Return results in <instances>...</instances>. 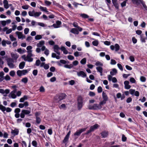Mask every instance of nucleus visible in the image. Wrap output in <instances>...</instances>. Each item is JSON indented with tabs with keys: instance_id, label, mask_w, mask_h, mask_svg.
<instances>
[{
	"instance_id": "45",
	"label": "nucleus",
	"mask_w": 147,
	"mask_h": 147,
	"mask_svg": "<svg viewBox=\"0 0 147 147\" xmlns=\"http://www.w3.org/2000/svg\"><path fill=\"white\" fill-rule=\"evenodd\" d=\"M93 45L94 46H97L98 44V40H95L92 42Z\"/></svg>"
},
{
	"instance_id": "52",
	"label": "nucleus",
	"mask_w": 147,
	"mask_h": 147,
	"mask_svg": "<svg viewBox=\"0 0 147 147\" xmlns=\"http://www.w3.org/2000/svg\"><path fill=\"white\" fill-rule=\"evenodd\" d=\"M29 6L28 5H25L22 6V8L24 9H28Z\"/></svg>"
},
{
	"instance_id": "23",
	"label": "nucleus",
	"mask_w": 147,
	"mask_h": 147,
	"mask_svg": "<svg viewBox=\"0 0 147 147\" xmlns=\"http://www.w3.org/2000/svg\"><path fill=\"white\" fill-rule=\"evenodd\" d=\"M11 57L15 60H16L19 57V55L17 53H11Z\"/></svg>"
},
{
	"instance_id": "11",
	"label": "nucleus",
	"mask_w": 147,
	"mask_h": 147,
	"mask_svg": "<svg viewBox=\"0 0 147 147\" xmlns=\"http://www.w3.org/2000/svg\"><path fill=\"white\" fill-rule=\"evenodd\" d=\"M16 90H14L12 91L9 95V97L13 99L16 98L17 97V95L16 94Z\"/></svg>"
},
{
	"instance_id": "53",
	"label": "nucleus",
	"mask_w": 147,
	"mask_h": 147,
	"mask_svg": "<svg viewBox=\"0 0 147 147\" xmlns=\"http://www.w3.org/2000/svg\"><path fill=\"white\" fill-rule=\"evenodd\" d=\"M117 63L116 61L115 60L111 59V60L110 64L112 65H114L116 64Z\"/></svg>"
},
{
	"instance_id": "54",
	"label": "nucleus",
	"mask_w": 147,
	"mask_h": 147,
	"mask_svg": "<svg viewBox=\"0 0 147 147\" xmlns=\"http://www.w3.org/2000/svg\"><path fill=\"white\" fill-rule=\"evenodd\" d=\"M113 3L115 7L117 9H119V6L117 3L115 2H114L113 1Z\"/></svg>"
},
{
	"instance_id": "36",
	"label": "nucleus",
	"mask_w": 147,
	"mask_h": 147,
	"mask_svg": "<svg viewBox=\"0 0 147 147\" xmlns=\"http://www.w3.org/2000/svg\"><path fill=\"white\" fill-rule=\"evenodd\" d=\"M134 3H136L137 4H139L141 1H142V0H131Z\"/></svg>"
},
{
	"instance_id": "14",
	"label": "nucleus",
	"mask_w": 147,
	"mask_h": 147,
	"mask_svg": "<svg viewBox=\"0 0 147 147\" xmlns=\"http://www.w3.org/2000/svg\"><path fill=\"white\" fill-rule=\"evenodd\" d=\"M54 51L56 52L58 55H60V52L59 51V50L61 49L57 45H55L53 47Z\"/></svg>"
},
{
	"instance_id": "47",
	"label": "nucleus",
	"mask_w": 147,
	"mask_h": 147,
	"mask_svg": "<svg viewBox=\"0 0 147 147\" xmlns=\"http://www.w3.org/2000/svg\"><path fill=\"white\" fill-rule=\"evenodd\" d=\"M140 81L142 82H144L146 80V78L144 76H141L140 78Z\"/></svg>"
},
{
	"instance_id": "15",
	"label": "nucleus",
	"mask_w": 147,
	"mask_h": 147,
	"mask_svg": "<svg viewBox=\"0 0 147 147\" xmlns=\"http://www.w3.org/2000/svg\"><path fill=\"white\" fill-rule=\"evenodd\" d=\"M87 129V127L82 128L79 130H77L74 134V136H79L80 134L83 132L85 131Z\"/></svg>"
},
{
	"instance_id": "29",
	"label": "nucleus",
	"mask_w": 147,
	"mask_h": 147,
	"mask_svg": "<svg viewBox=\"0 0 147 147\" xmlns=\"http://www.w3.org/2000/svg\"><path fill=\"white\" fill-rule=\"evenodd\" d=\"M101 134L103 138H105L107 137L108 136V133L107 131H105L102 132L101 133Z\"/></svg>"
},
{
	"instance_id": "46",
	"label": "nucleus",
	"mask_w": 147,
	"mask_h": 147,
	"mask_svg": "<svg viewBox=\"0 0 147 147\" xmlns=\"http://www.w3.org/2000/svg\"><path fill=\"white\" fill-rule=\"evenodd\" d=\"M64 67L66 68L71 69L73 67V66L72 64L65 65L64 66Z\"/></svg>"
},
{
	"instance_id": "2",
	"label": "nucleus",
	"mask_w": 147,
	"mask_h": 147,
	"mask_svg": "<svg viewBox=\"0 0 147 147\" xmlns=\"http://www.w3.org/2000/svg\"><path fill=\"white\" fill-rule=\"evenodd\" d=\"M28 54L27 56L26 55H24L22 56V57L26 61L29 62H31L33 61V59L31 57L33 56V55L32 53H31V51H28L27 53Z\"/></svg>"
},
{
	"instance_id": "13",
	"label": "nucleus",
	"mask_w": 147,
	"mask_h": 147,
	"mask_svg": "<svg viewBox=\"0 0 147 147\" xmlns=\"http://www.w3.org/2000/svg\"><path fill=\"white\" fill-rule=\"evenodd\" d=\"M15 33L18 36L19 39H24L25 38V36L23 35L21 32L17 31Z\"/></svg>"
},
{
	"instance_id": "64",
	"label": "nucleus",
	"mask_w": 147,
	"mask_h": 147,
	"mask_svg": "<svg viewBox=\"0 0 147 147\" xmlns=\"http://www.w3.org/2000/svg\"><path fill=\"white\" fill-rule=\"evenodd\" d=\"M68 59L71 60H73L74 58V56L71 55H69L67 56Z\"/></svg>"
},
{
	"instance_id": "38",
	"label": "nucleus",
	"mask_w": 147,
	"mask_h": 147,
	"mask_svg": "<svg viewBox=\"0 0 147 147\" xmlns=\"http://www.w3.org/2000/svg\"><path fill=\"white\" fill-rule=\"evenodd\" d=\"M86 59L84 58L82 59L80 61V63L82 65H84L86 63Z\"/></svg>"
},
{
	"instance_id": "3",
	"label": "nucleus",
	"mask_w": 147,
	"mask_h": 147,
	"mask_svg": "<svg viewBox=\"0 0 147 147\" xmlns=\"http://www.w3.org/2000/svg\"><path fill=\"white\" fill-rule=\"evenodd\" d=\"M28 13L30 16L36 18L39 17L41 14V12L40 11L35 12L34 10H33L32 11H29Z\"/></svg>"
},
{
	"instance_id": "39",
	"label": "nucleus",
	"mask_w": 147,
	"mask_h": 147,
	"mask_svg": "<svg viewBox=\"0 0 147 147\" xmlns=\"http://www.w3.org/2000/svg\"><path fill=\"white\" fill-rule=\"evenodd\" d=\"M36 123L38 124H40L41 121V119L39 117H36Z\"/></svg>"
},
{
	"instance_id": "6",
	"label": "nucleus",
	"mask_w": 147,
	"mask_h": 147,
	"mask_svg": "<svg viewBox=\"0 0 147 147\" xmlns=\"http://www.w3.org/2000/svg\"><path fill=\"white\" fill-rule=\"evenodd\" d=\"M30 71L29 69H24L22 70H18L17 71V75L19 76L25 75Z\"/></svg>"
},
{
	"instance_id": "4",
	"label": "nucleus",
	"mask_w": 147,
	"mask_h": 147,
	"mask_svg": "<svg viewBox=\"0 0 147 147\" xmlns=\"http://www.w3.org/2000/svg\"><path fill=\"white\" fill-rule=\"evenodd\" d=\"M7 61L8 66L10 68L16 67L15 65L13 64L14 61L13 59L9 58L7 59Z\"/></svg>"
},
{
	"instance_id": "21",
	"label": "nucleus",
	"mask_w": 147,
	"mask_h": 147,
	"mask_svg": "<svg viewBox=\"0 0 147 147\" xmlns=\"http://www.w3.org/2000/svg\"><path fill=\"white\" fill-rule=\"evenodd\" d=\"M117 98H121V100H122L125 98V96L123 94L122 95L120 93H117L116 94Z\"/></svg>"
},
{
	"instance_id": "10",
	"label": "nucleus",
	"mask_w": 147,
	"mask_h": 147,
	"mask_svg": "<svg viewBox=\"0 0 147 147\" xmlns=\"http://www.w3.org/2000/svg\"><path fill=\"white\" fill-rule=\"evenodd\" d=\"M110 48L111 50L113 51L115 50L116 51H117L119 50L120 47L117 44H116L115 45H111L110 46Z\"/></svg>"
},
{
	"instance_id": "31",
	"label": "nucleus",
	"mask_w": 147,
	"mask_h": 147,
	"mask_svg": "<svg viewBox=\"0 0 147 147\" xmlns=\"http://www.w3.org/2000/svg\"><path fill=\"white\" fill-rule=\"evenodd\" d=\"M102 97L103 100L107 101L108 100V97H107V95L104 92H102Z\"/></svg>"
},
{
	"instance_id": "28",
	"label": "nucleus",
	"mask_w": 147,
	"mask_h": 147,
	"mask_svg": "<svg viewBox=\"0 0 147 147\" xmlns=\"http://www.w3.org/2000/svg\"><path fill=\"white\" fill-rule=\"evenodd\" d=\"M61 50L63 52L64 54H67L68 53V51L66 49L65 47L63 46L61 47Z\"/></svg>"
},
{
	"instance_id": "12",
	"label": "nucleus",
	"mask_w": 147,
	"mask_h": 147,
	"mask_svg": "<svg viewBox=\"0 0 147 147\" xmlns=\"http://www.w3.org/2000/svg\"><path fill=\"white\" fill-rule=\"evenodd\" d=\"M129 92L132 95H134L136 96H139V92L138 91H135V90L130 89L129 90Z\"/></svg>"
},
{
	"instance_id": "32",
	"label": "nucleus",
	"mask_w": 147,
	"mask_h": 147,
	"mask_svg": "<svg viewBox=\"0 0 147 147\" xmlns=\"http://www.w3.org/2000/svg\"><path fill=\"white\" fill-rule=\"evenodd\" d=\"M25 65V63L24 62H22L19 65V68L20 69H23Z\"/></svg>"
},
{
	"instance_id": "49",
	"label": "nucleus",
	"mask_w": 147,
	"mask_h": 147,
	"mask_svg": "<svg viewBox=\"0 0 147 147\" xmlns=\"http://www.w3.org/2000/svg\"><path fill=\"white\" fill-rule=\"evenodd\" d=\"M15 74V72L14 70L11 71L10 72L9 75L12 77L14 76Z\"/></svg>"
},
{
	"instance_id": "43",
	"label": "nucleus",
	"mask_w": 147,
	"mask_h": 147,
	"mask_svg": "<svg viewBox=\"0 0 147 147\" xmlns=\"http://www.w3.org/2000/svg\"><path fill=\"white\" fill-rule=\"evenodd\" d=\"M32 47L31 46H29L27 47H26V49L27 50V53L28 51H31V53H32V50H31L32 49Z\"/></svg>"
},
{
	"instance_id": "42",
	"label": "nucleus",
	"mask_w": 147,
	"mask_h": 147,
	"mask_svg": "<svg viewBox=\"0 0 147 147\" xmlns=\"http://www.w3.org/2000/svg\"><path fill=\"white\" fill-rule=\"evenodd\" d=\"M40 9L42 11L48 12V11H47V8L46 7H44L42 6H40Z\"/></svg>"
},
{
	"instance_id": "51",
	"label": "nucleus",
	"mask_w": 147,
	"mask_h": 147,
	"mask_svg": "<svg viewBox=\"0 0 147 147\" xmlns=\"http://www.w3.org/2000/svg\"><path fill=\"white\" fill-rule=\"evenodd\" d=\"M28 79L26 77L23 78L22 80V82L25 83H27L28 82Z\"/></svg>"
},
{
	"instance_id": "57",
	"label": "nucleus",
	"mask_w": 147,
	"mask_h": 147,
	"mask_svg": "<svg viewBox=\"0 0 147 147\" xmlns=\"http://www.w3.org/2000/svg\"><path fill=\"white\" fill-rule=\"evenodd\" d=\"M32 144L35 147H37V143L36 141L34 140L32 141Z\"/></svg>"
},
{
	"instance_id": "24",
	"label": "nucleus",
	"mask_w": 147,
	"mask_h": 147,
	"mask_svg": "<svg viewBox=\"0 0 147 147\" xmlns=\"http://www.w3.org/2000/svg\"><path fill=\"white\" fill-rule=\"evenodd\" d=\"M78 31L76 28H73L71 30L70 32L74 34H78L79 33Z\"/></svg>"
},
{
	"instance_id": "9",
	"label": "nucleus",
	"mask_w": 147,
	"mask_h": 147,
	"mask_svg": "<svg viewBox=\"0 0 147 147\" xmlns=\"http://www.w3.org/2000/svg\"><path fill=\"white\" fill-rule=\"evenodd\" d=\"M99 127V125L98 124H95L90 127V129L87 131L86 134H88L91 132L93 131Z\"/></svg>"
},
{
	"instance_id": "17",
	"label": "nucleus",
	"mask_w": 147,
	"mask_h": 147,
	"mask_svg": "<svg viewBox=\"0 0 147 147\" xmlns=\"http://www.w3.org/2000/svg\"><path fill=\"white\" fill-rule=\"evenodd\" d=\"M9 89H6L5 90L3 89H0V93H1L4 95H6L9 92Z\"/></svg>"
},
{
	"instance_id": "40",
	"label": "nucleus",
	"mask_w": 147,
	"mask_h": 147,
	"mask_svg": "<svg viewBox=\"0 0 147 147\" xmlns=\"http://www.w3.org/2000/svg\"><path fill=\"white\" fill-rule=\"evenodd\" d=\"M9 38L10 40L12 41H16V38L14 37L13 35H12L10 34L9 35Z\"/></svg>"
},
{
	"instance_id": "35",
	"label": "nucleus",
	"mask_w": 147,
	"mask_h": 147,
	"mask_svg": "<svg viewBox=\"0 0 147 147\" xmlns=\"http://www.w3.org/2000/svg\"><path fill=\"white\" fill-rule=\"evenodd\" d=\"M96 69L98 72L100 73L103 72V68L101 67L98 66L96 67Z\"/></svg>"
},
{
	"instance_id": "63",
	"label": "nucleus",
	"mask_w": 147,
	"mask_h": 147,
	"mask_svg": "<svg viewBox=\"0 0 147 147\" xmlns=\"http://www.w3.org/2000/svg\"><path fill=\"white\" fill-rule=\"evenodd\" d=\"M21 111V110L19 108H17L15 109L14 110V112L15 113H19Z\"/></svg>"
},
{
	"instance_id": "56",
	"label": "nucleus",
	"mask_w": 147,
	"mask_h": 147,
	"mask_svg": "<svg viewBox=\"0 0 147 147\" xmlns=\"http://www.w3.org/2000/svg\"><path fill=\"white\" fill-rule=\"evenodd\" d=\"M29 31V29L28 28H26L24 30V33L25 34H28Z\"/></svg>"
},
{
	"instance_id": "48",
	"label": "nucleus",
	"mask_w": 147,
	"mask_h": 147,
	"mask_svg": "<svg viewBox=\"0 0 147 147\" xmlns=\"http://www.w3.org/2000/svg\"><path fill=\"white\" fill-rule=\"evenodd\" d=\"M41 63V62L39 59H38L36 60L35 63V65L37 66H39Z\"/></svg>"
},
{
	"instance_id": "61",
	"label": "nucleus",
	"mask_w": 147,
	"mask_h": 147,
	"mask_svg": "<svg viewBox=\"0 0 147 147\" xmlns=\"http://www.w3.org/2000/svg\"><path fill=\"white\" fill-rule=\"evenodd\" d=\"M45 3L46 5L47 6H49L51 4V2L47 0L45 1Z\"/></svg>"
},
{
	"instance_id": "62",
	"label": "nucleus",
	"mask_w": 147,
	"mask_h": 147,
	"mask_svg": "<svg viewBox=\"0 0 147 147\" xmlns=\"http://www.w3.org/2000/svg\"><path fill=\"white\" fill-rule=\"evenodd\" d=\"M0 23H1L2 25L3 26L6 25V23L5 21H0Z\"/></svg>"
},
{
	"instance_id": "60",
	"label": "nucleus",
	"mask_w": 147,
	"mask_h": 147,
	"mask_svg": "<svg viewBox=\"0 0 147 147\" xmlns=\"http://www.w3.org/2000/svg\"><path fill=\"white\" fill-rule=\"evenodd\" d=\"M32 74L34 76H36L38 74V70L37 69L34 70L32 72Z\"/></svg>"
},
{
	"instance_id": "55",
	"label": "nucleus",
	"mask_w": 147,
	"mask_h": 147,
	"mask_svg": "<svg viewBox=\"0 0 147 147\" xmlns=\"http://www.w3.org/2000/svg\"><path fill=\"white\" fill-rule=\"evenodd\" d=\"M69 138V137H67L65 136L64 139L63 141V143H65L68 141Z\"/></svg>"
},
{
	"instance_id": "19",
	"label": "nucleus",
	"mask_w": 147,
	"mask_h": 147,
	"mask_svg": "<svg viewBox=\"0 0 147 147\" xmlns=\"http://www.w3.org/2000/svg\"><path fill=\"white\" fill-rule=\"evenodd\" d=\"M78 76H81L83 78L85 77L86 76V74L83 71H80L77 73Z\"/></svg>"
},
{
	"instance_id": "26",
	"label": "nucleus",
	"mask_w": 147,
	"mask_h": 147,
	"mask_svg": "<svg viewBox=\"0 0 147 147\" xmlns=\"http://www.w3.org/2000/svg\"><path fill=\"white\" fill-rule=\"evenodd\" d=\"M45 42L44 40H41L37 44L36 46L38 47H40L44 44Z\"/></svg>"
},
{
	"instance_id": "58",
	"label": "nucleus",
	"mask_w": 147,
	"mask_h": 147,
	"mask_svg": "<svg viewBox=\"0 0 147 147\" xmlns=\"http://www.w3.org/2000/svg\"><path fill=\"white\" fill-rule=\"evenodd\" d=\"M130 81L132 83H134L136 82V80L133 78H131L130 79Z\"/></svg>"
},
{
	"instance_id": "5",
	"label": "nucleus",
	"mask_w": 147,
	"mask_h": 147,
	"mask_svg": "<svg viewBox=\"0 0 147 147\" xmlns=\"http://www.w3.org/2000/svg\"><path fill=\"white\" fill-rule=\"evenodd\" d=\"M102 106L99 104H94L93 105H89L88 106V108L90 110H97L101 109Z\"/></svg>"
},
{
	"instance_id": "27",
	"label": "nucleus",
	"mask_w": 147,
	"mask_h": 147,
	"mask_svg": "<svg viewBox=\"0 0 147 147\" xmlns=\"http://www.w3.org/2000/svg\"><path fill=\"white\" fill-rule=\"evenodd\" d=\"M117 73V70L115 68L113 69L112 71H110V74L112 76H114Z\"/></svg>"
},
{
	"instance_id": "37",
	"label": "nucleus",
	"mask_w": 147,
	"mask_h": 147,
	"mask_svg": "<svg viewBox=\"0 0 147 147\" xmlns=\"http://www.w3.org/2000/svg\"><path fill=\"white\" fill-rule=\"evenodd\" d=\"M95 65L96 66H97L98 67H102L103 65V63L99 61H97L95 63Z\"/></svg>"
},
{
	"instance_id": "30",
	"label": "nucleus",
	"mask_w": 147,
	"mask_h": 147,
	"mask_svg": "<svg viewBox=\"0 0 147 147\" xmlns=\"http://www.w3.org/2000/svg\"><path fill=\"white\" fill-rule=\"evenodd\" d=\"M83 54V53L81 52H79L76 51L74 53V55L76 57H78L79 56H81Z\"/></svg>"
},
{
	"instance_id": "59",
	"label": "nucleus",
	"mask_w": 147,
	"mask_h": 147,
	"mask_svg": "<svg viewBox=\"0 0 147 147\" xmlns=\"http://www.w3.org/2000/svg\"><path fill=\"white\" fill-rule=\"evenodd\" d=\"M8 134L6 132H4L3 133V138H8Z\"/></svg>"
},
{
	"instance_id": "20",
	"label": "nucleus",
	"mask_w": 147,
	"mask_h": 147,
	"mask_svg": "<svg viewBox=\"0 0 147 147\" xmlns=\"http://www.w3.org/2000/svg\"><path fill=\"white\" fill-rule=\"evenodd\" d=\"M129 82L128 81L126 80L124 82L125 85V88L127 89H129L131 87V86L129 85Z\"/></svg>"
},
{
	"instance_id": "34",
	"label": "nucleus",
	"mask_w": 147,
	"mask_h": 147,
	"mask_svg": "<svg viewBox=\"0 0 147 147\" xmlns=\"http://www.w3.org/2000/svg\"><path fill=\"white\" fill-rule=\"evenodd\" d=\"M43 35H37L35 37V39L36 40H39L42 38Z\"/></svg>"
},
{
	"instance_id": "1",
	"label": "nucleus",
	"mask_w": 147,
	"mask_h": 147,
	"mask_svg": "<svg viewBox=\"0 0 147 147\" xmlns=\"http://www.w3.org/2000/svg\"><path fill=\"white\" fill-rule=\"evenodd\" d=\"M84 98L81 96L78 97L77 99V107L79 110H80L84 104Z\"/></svg>"
},
{
	"instance_id": "18",
	"label": "nucleus",
	"mask_w": 147,
	"mask_h": 147,
	"mask_svg": "<svg viewBox=\"0 0 147 147\" xmlns=\"http://www.w3.org/2000/svg\"><path fill=\"white\" fill-rule=\"evenodd\" d=\"M73 25L74 27L77 28L78 30L79 31L81 32L82 31L83 29L82 28L78 26V24L77 22H74L73 24Z\"/></svg>"
},
{
	"instance_id": "7",
	"label": "nucleus",
	"mask_w": 147,
	"mask_h": 147,
	"mask_svg": "<svg viewBox=\"0 0 147 147\" xmlns=\"http://www.w3.org/2000/svg\"><path fill=\"white\" fill-rule=\"evenodd\" d=\"M0 110H1L4 113H5V111H6L7 112H10L11 111L12 109L9 108L7 107V108L2 105H0Z\"/></svg>"
},
{
	"instance_id": "25",
	"label": "nucleus",
	"mask_w": 147,
	"mask_h": 147,
	"mask_svg": "<svg viewBox=\"0 0 147 147\" xmlns=\"http://www.w3.org/2000/svg\"><path fill=\"white\" fill-rule=\"evenodd\" d=\"M4 6L5 8L7 9L9 7L8 1L7 0H4L3 1Z\"/></svg>"
},
{
	"instance_id": "16",
	"label": "nucleus",
	"mask_w": 147,
	"mask_h": 147,
	"mask_svg": "<svg viewBox=\"0 0 147 147\" xmlns=\"http://www.w3.org/2000/svg\"><path fill=\"white\" fill-rule=\"evenodd\" d=\"M19 133V129L17 128H15L14 129H11V133L13 136H15L18 135Z\"/></svg>"
},
{
	"instance_id": "8",
	"label": "nucleus",
	"mask_w": 147,
	"mask_h": 147,
	"mask_svg": "<svg viewBox=\"0 0 147 147\" xmlns=\"http://www.w3.org/2000/svg\"><path fill=\"white\" fill-rule=\"evenodd\" d=\"M30 113V110L25 109L23 110L20 113V117L22 118H24L25 117V115H29Z\"/></svg>"
},
{
	"instance_id": "22",
	"label": "nucleus",
	"mask_w": 147,
	"mask_h": 147,
	"mask_svg": "<svg viewBox=\"0 0 147 147\" xmlns=\"http://www.w3.org/2000/svg\"><path fill=\"white\" fill-rule=\"evenodd\" d=\"M66 96V94L64 93H61L59 94L58 98L59 100L57 101H58L59 100H61L64 99Z\"/></svg>"
},
{
	"instance_id": "33",
	"label": "nucleus",
	"mask_w": 147,
	"mask_h": 147,
	"mask_svg": "<svg viewBox=\"0 0 147 147\" xmlns=\"http://www.w3.org/2000/svg\"><path fill=\"white\" fill-rule=\"evenodd\" d=\"M17 51L19 53L22 54L26 52V50L24 49H22L21 48H19L17 49Z\"/></svg>"
},
{
	"instance_id": "50",
	"label": "nucleus",
	"mask_w": 147,
	"mask_h": 147,
	"mask_svg": "<svg viewBox=\"0 0 147 147\" xmlns=\"http://www.w3.org/2000/svg\"><path fill=\"white\" fill-rule=\"evenodd\" d=\"M117 66L119 69L121 71H123V69L120 63H118L117 64Z\"/></svg>"
},
{
	"instance_id": "41",
	"label": "nucleus",
	"mask_w": 147,
	"mask_h": 147,
	"mask_svg": "<svg viewBox=\"0 0 147 147\" xmlns=\"http://www.w3.org/2000/svg\"><path fill=\"white\" fill-rule=\"evenodd\" d=\"M80 16L84 18H89V16L87 15L85 13L81 14L80 15Z\"/></svg>"
},
{
	"instance_id": "44",
	"label": "nucleus",
	"mask_w": 147,
	"mask_h": 147,
	"mask_svg": "<svg viewBox=\"0 0 147 147\" xmlns=\"http://www.w3.org/2000/svg\"><path fill=\"white\" fill-rule=\"evenodd\" d=\"M59 108L61 109H66V106L65 104H63L59 106Z\"/></svg>"
}]
</instances>
